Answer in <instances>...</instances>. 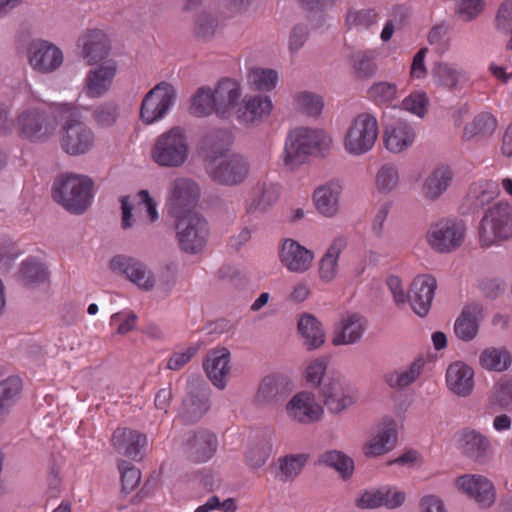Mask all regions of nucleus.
I'll return each mask as SVG.
<instances>
[{
  "mask_svg": "<svg viewBox=\"0 0 512 512\" xmlns=\"http://www.w3.org/2000/svg\"><path fill=\"white\" fill-rule=\"evenodd\" d=\"M242 101L240 84L235 79L222 78L214 89L208 86L197 89L191 100L190 111L197 117L214 113L221 120L237 119Z\"/></svg>",
  "mask_w": 512,
  "mask_h": 512,
  "instance_id": "f257e3e1",
  "label": "nucleus"
},
{
  "mask_svg": "<svg viewBox=\"0 0 512 512\" xmlns=\"http://www.w3.org/2000/svg\"><path fill=\"white\" fill-rule=\"evenodd\" d=\"M52 115L62 122L60 145L63 151L72 156L89 152L95 142L92 129L81 121L78 107L71 103L52 105Z\"/></svg>",
  "mask_w": 512,
  "mask_h": 512,
  "instance_id": "f03ea898",
  "label": "nucleus"
},
{
  "mask_svg": "<svg viewBox=\"0 0 512 512\" xmlns=\"http://www.w3.org/2000/svg\"><path fill=\"white\" fill-rule=\"evenodd\" d=\"M93 181L84 175H60L54 180L52 197L68 212L81 215L90 206Z\"/></svg>",
  "mask_w": 512,
  "mask_h": 512,
  "instance_id": "7ed1b4c3",
  "label": "nucleus"
},
{
  "mask_svg": "<svg viewBox=\"0 0 512 512\" xmlns=\"http://www.w3.org/2000/svg\"><path fill=\"white\" fill-rule=\"evenodd\" d=\"M331 139L323 130L299 127L292 130L285 143L284 163L290 168L301 165L307 156L319 152Z\"/></svg>",
  "mask_w": 512,
  "mask_h": 512,
  "instance_id": "20e7f679",
  "label": "nucleus"
},
{
  "mask_svg": "<svg viewBox=\"0 0 512 512\" xmlns=\"http://www.w3.org/2000/svg\"><path fill=\"white\" fill-rule=\"evenodd\" d=\"M189 151L185 129L175 126L158 136L151 157L160 167L179 168L188 160Z\"/></svg>",
  "mask_w": 512,
  "mask_h": 512,
  "instance_id": "39448f33",
  "label": "nucleus"
},
{
  "mask_svg": "<svg viewBox=\"0 0 512 512\" xmlns=\"http://www.w3.org/2000/svg\"><path fill=\"white\" fill-rule=\"evenodd\" d=\"M210 395V386L203 377L197 374L188 376L177 415L180 422L184 425L198 423L211 409Z\"/></svg>",
  "mask_w": 512,
  "mask_h": 512,
  "instance_id": "423d86ee",
  "label": "nucleus"
},
{
  "mask_svg": "<svg viewBox=\"0 0 512 512\" xmlns=\"http://www.w3.org/2000/svg\"><path fill=\"white\" fill-rule=\"evenodd\" d=\"M479 240L482 247L512 238V206L497 202L488 207L479 222Z\"/></svg>",
  "mask_w": 512,
  "mask_h": 512,
  "instance_id": "0eeeda50",
  "label": "nucleus"
},
{
  "mask_svg": "<svg viewBox=\"0 0 512 512\" xmlns=\"http://www.w3.org/2000/svg\"><path fill=\"white\" fill-rule=\"evenodd\" d=\"M175 219L176 237L182 251L197 254L206 246L210 234L207 220L200 213H186Z\"/></svg>",
  "mask_w": 512,
  "mask_h": 512,
  "instance_id": "6e6552de",
  "label": "nucleus"
},
{
  "mask_svg": "<svg viewBox=\"0 0 512 512\" xmlns=\"http://www.w3.org/2000/svg\"><path fill=\"white\" fill-rule=\"evenodd\" d=\"M378 132V123L372 114H359L346 132L344 140L345 149L353 155L367 153L373 148Z\"/></svg>",
  "mask_w": 512,
  "mask_h": 512,
  "instance_id": "1a4fd4ad",
  "label": "nucleus"
},
{
  "mask_svg": "<svg viewBox=\"0 0 512 512\" xmlns=\"http://www.w3.org/2000/svg\"><path fill=\"white\" fill-rule=\"evenodd\" d=\"M55 116L37 108L24 110L17 118L19 135L31 142L43 143L55 133L57 122Z\"/></svg>",
  "mask_w": 512,
  "mask_h": 512,
  "instance_id": "9d476101",
  "label": "nucleus"
},
{
  "mask_svg": "<svg viewBox=\"0 0 512 512\" xmlns=\"http://www.w3.org/2000/svg\"><path fill=\"white\" fill-rule=\"evenodd\" d=\"M176 100L175 88L160 82L144 96L140 107V118L145 124H152L167 114Z\"/></svg>",
  "mask_w": 512,
  "mask_h": 512,
  "instance_id": "9b49d317",
  "label": "nucleus"
},
{
  "mask_svg": "<svg viewBox=\"0 0 512 512\" xmlns=\"http://www.w3.org/2000/svg\"><path fill=\"white\" fill-rule=\"evenodd\" d=\"M206 171L217 184L232 187L243 183L247 179L250 172V163L241 154H231L218 163H208Z\"/></svg>",
  "mask_w": 512,
  "mask_h": 512,
  "instance_id": "f8f14e48",
  "label": "nucleus"
},
{
  "mask_svg": "<svg viewBox=\"0 0 512 512\" xmlns=\"http://www.w3.org/2000/svg\"><path fill=\"white\" fill-rule=\"evenodd\" d=\"M324 405L331 413L338 414L354 403L353 390L344 376L332 372L318 389Z\"/></svg>",
  "mask_w": 512,
  "mask_h": 512,
  "instance_id": "ddd939ff",
  "label": "nucleus"
},
{
  "mask_svg": "<svg viewBox=\"0 0 512 512\" xmlns=\"http://www.w3.org/2000/svg\"><path fill=\"white\" fill-rule=\"evenodd\" d=\"M170 191L167 211L171 217L177 218L186 213H195L191 210L199 198V187L195 181L188 178H177L171 183Z\"/></svg>",
  "mask_w": 512,
  "mask_h": 512,
  "instance_id": "4468645a",
  "label": "nucleus"
},
{
  "mask_svg": "<svg viewBox=\"0 0 512 512\" xmlns=\"http://www.w3.org/2000/svg\"><path fill=\"white\" fill-rule=\"evenodd\" d=\"M28 58L31 67L42 74H49L61 67L64 56L61 49L43 39L31 41L28 48Z\"/></svg>",
  "mask_w": 512,
  "mask_h": 512,
  "instance_id": "2eb2a0df",
  "label": "nucleus"
},
{
  "mask_svg": "<svg viewBox=\"0 0 512 512\" xmlns=\"http://www.w3.org/2000/svg\"><path fill=\"white\" fill-rule=\"evenodd\" d=\"M109 268L116 274L125 275L140 289L151 291L155 287V278L148 267L140 260L126 256L116 255L109 262Z\"/></svg>",
  "mask_w": 512,
  "mask_h": 512,
  "instance_id": "dca6fc26",
  "label": "nucleus"
},
{
  "mask_svg": "<svg viewBox=\"0 0 512 512\" xmlns=\"http://www.w3.org/2000/svg\"><path fill=\"white\" fill-rule=\"evenodd\" d=\"M465 235L464 225L452 220L434 224L428 232V242L437 252L448 253L458 248Z\"/></svg>",
  "mask_w": 512,
  "mask_h": 512,
  "instance_id": "f3484780",
  "label": "nucleus"
},
{
  "mask_svg": "<svg viewBox=\"0 0 512 512\" xmlns=\"http://www.w3.org/2000/svg\"><path fill=\"white\" fill-rule=\"evenodd\" d=\"M291 393V388L285 379L279 375L265 376L259 383L254 403L258 407H277Z\"/></svg>",
  "mask_w": 512,
  "mask_h": 512,
  "instance_id": "a211bd4d",
  "label": "nucleus"
},
{
  "mask_svg": "<svg viewBox=\"0 0 512 512\" xmlns=\"http://www.w3.org/2000/svg\"><path fill=\"white\" fill-rule=\"evenodd\" d=\"M457 485L471 499L475 500L482 508L494 504L496 491L493 483L482 475H462L457 478Z\"/></svg>",
  "mask_w": 512,
  "mask_h": 512,
  "instance_id": "6ab92c4d",
  "label": "nucleus"
},
{
  "mask_svg": "<svg viewBox=\"0 0 512 512\" xmlns=\"http://www.w3.org/2000/svg\"><path fill=\"white\" fill-rule=\"evenodd\" d=\"M437 288L436 279L428 274L415 277L410 285L408 300L412 309L420 317L428 314Z\"/></svg>",
  "mask_w": 512,
  "mask_h": 512,
  "instance_id": "aec40b11",
  "label": "nucleus"
},
{
  "mask_svg": "<svg viewBox=\"0 0 512 512\" xmlns=\"http://www.w3.org/2000/svg\"><path fill=\"white\" fill-rule=\"evenodd\" d=\"M233 144V135L226 128H214L207 131L200 139L198 147L205 160L213 163L222 157Z\"/></svg>",
  "mask_w": 512,
  "mask_h": 512,
  "instance_id": "412c9836",
  "label": "nucleus"
},
{
  "mask_svg": "<svg viewBox=\"0 0 512 512\" xmlns=\"http://www.w3.org/2000/svg\"><path fill=\"white\" fill-rule=\"evenodd\" d=\"M288 415L299 423L310 424L319 420L323 414L322 407L315 403L308 392L296 394L286 405Z\"/></svg>",
  "mask_w": 512,
  "mask_h": 512,
  "instance_id": "4be33fe9",
  "label": "nucleus"
},
{
  "mask_svg": "<svg viewBox=\"0 0 512 512\" xmlns=\"http://www.w3.org/2000/svg\"><path fill=\"white\" fill-rule=\"evenodd\" d=\"M116 72L117 66L114 61H107L90 70L85 80L87 95L92 98L104 96L111 88Z\"/></svg>",
  "mask_w": 512,
  "mask_h": 512,
  "instance_id": "5701e85b",
  "label": "nucleus"
},
{
  "mask_svg": "<svg viewBox=\"0 0 512 512\" xmlns=\"http://www.w3.org/2000/svg\"><path fill=\"white\" fill-rule=\"evenodd\" d=\"M78 46L82 48V55L89 64H96L105 59L110 52V44L102 30H88L78 39Z\"/></svg>",
  "mask_w": 512,
  "mask_h": 512,
  "instance_id": "b1692460",
  "label": "nucleus"
},
{
  "mask_svg": "<svg viewBox=\"0 0 512 512\" xmlns=\"http://www.w3.org/2000/svg\"><path fill=\"white\" fill-rule=\"evenodd\" d=\"M367 320L358 313L347 314L335 328L332 343L335 346L358 343L366 330Z\"/></svg>",
  "mask_w": 512,
  "mask_h": 512,
  "instance_id": "393cba45",
  "label": "nucleus"
},
{
  "mask_svg": "<svg viewBox=\"0 0 512 512\" xmlns=\"http://www.w3.org/2000/svg\"><path fill=\"white\" fill-rule=\"evenodd\" d=\"M230 351L225 348L211 350L203 363L207 377L219 389L226 387V376L230 371Z\"/></svg>",
  "mask_w": 512,
  "mask_h": 512,
  "instance_id": "a878e982",
  "label": "nucleus"
},
{
  "mask_svg": "<svg viewBox=\"0 0 512 512\" xmlns=\"http://www.w3.org/2000/svg\"><path fill=\"white\" fill-rule=\"evenodd\" d=\"M283 265L292 272L302 273L308 270L313 260V252L297 241L286 239L280 251Z\"/></svg>",
  "mask_w": 512,
  "mask_h": 512,
  "instance_id": "bb28decb",
  "label": "nucleus"
},
{
  "mask_svg": "<svg viewBox=\"0 0 512 512\" xmlns=\"http://www.w3.org/2000/svg\"><path fill=\"white\" fill-rule=\"evenodd\" d=\"M482 318L483 306L480 303L473 302L464 306L454 325L456 336L465 342L473 340L478 334Z\"/></svg>",
  "mask_w": 512,
  "mask_h": 512,
  "instance_id": "cd10ccee",
  "label": "nucleus"
},
{
  "mask_svg": "<svg viewBox=\"0 0 512 512\" xmlns=\"http://www.w3.org/2000/svg\"><path fill=\"white\" fill-rule=\"evenodd\" d=\"M446 383L454 394L469 396L474 387V371L464 362H454L447 368Z\"/></svg>",
  "mask_w": 512,
  "mask_h": 512,
  "instance_id": "c85d7f7f",
  "label": "nucleus"
},
{
  "mask_svg": "<svg viewBox=\"0 0 512 512\" xmlns=\"http://www.w3.org/2000/svg\"><path fill=\"white\" fill-rule=\"evenodd\" d=\"M341 192L342 186L338 182H329L318 187L313 195L318 212L325 217L335 216L339 211Z\"/></svg>",
  "mask_w": 512,
  "mask_h": 512,
  "instance_id": "c756f323",
  "label": "nucleus"
},
{
  "mask_svg": "<svg viewBox=\"0 0 512 512\" xmlns=\"http://www.w3.org/2000/svg\"><path fill=\"white\" fill-rule=\"evenodd\" d=\"M272 102L269 97L260 95L244 98L240 110H238L237 121L240 124L250 125L261 121L264 116L270 114Z\"/></svg>",
  "mask_w": 512,
  "mask_h": 512,
  "instance_id": "7c9ffc66",
  "label": "nucleus"
},
{
  "mask_svg": "<svg viewBox=\"0 0 512 512\" xmlns=\"http://www.w3.org/2000/svg\"><path fill=\"white\" fill-rule=\"evenodd\" d=\"M415 136L416 133L412 126L404 122H399L395 126L385 128V147L390 152L400 153L413 144Z\"/></svg>",
  "mask_w": 512,
  "mask_h": 512,
  "instance_id": "2f4dec72",
  "label": "nucleus"
},
{
  "mask_svg": "<svg viewBox=\"0 0 512 512\" xmlns=\"http://www.w3.org/2000/svg\"><path fill=\"white\" fill-rule=\"evenodd\" d=\"M453 179V173L447 166L435 168L424 180L422 185L423 196L430 201H435L446 192Z\"/></svg>",
  "mask_w": 512,
  "mask_h": 512,
  "instance_id": "473e14b6",
  "label": "nucleus"
},
{
  "mask_svg": "<svg viewBox=\"0 0 512 512\" xmlns=\"http://www.w3.org/2000/svg\"><path fill=\"white\" fill-rule=\"evenodd\" d=\"M298 332L307 350L318 349L325 343V332L321 322L312 314H303L298 321Z\"/></svg>",
  "mask_w": 512,
  "mask_h": 512,
  "instance_id": "72a5a7b5",
  "label": "nucleus"
},
{
  "mask_svg": "<svg viewBox=\"0 0 512 512\" xmlns=\"http://www.w3.org/2000/svg\"><path fill=\"white\" fill-rule=\"evenodd\" d=\"M346 239L342 236L335 238L319 262V277L321 281L329 283L338 273V258L346 247Z\"/></svg>",
  "mask_w": 512,
  "mask_h": 512,
  "instance_id": "f704fd0d",
  "label": "nucleus"
},
{
  "mask_svg": "<svg viewBox=\"0 0 512 512\" xmlns=\"http://www.w3.org/2000/svg\"><path fill=\"white\" fill-rule=\"evenodd\" d=\"M387 492L379 491V489L365 490L359 498L355 500V506L359 509H376L385 506L388 509L400 507L406 498L403 491H394L392 501H383Z\"/></svg>",
  "mask_w": 512,
  "mask_h": 512,
  "instance_id": "c9c22d12",
  "label": "nucleus"
},
{
  "mask_svg": "<svg viewBox=\"0 0 512 512\" xmlns=\"http://www.w3.org/2000/svg\"><path fill=\"white\" fill-rule=\"evenodd\" d=\"M318 464L335 470L343 481L350 480L355 470L354 460L341 450H327L319 456Z\"/></svg>",
  "mask_w": 512,
  "mask_h": 512,
  "instance_id": "e433bc0d",
  "label": "nucleus"
},
{
  "mask_svg": "<svg viewBox=\"0 0 512 512\" xmlns=\"http://www.w3.org/2000/svg\"><path fill=\"white\" fill-rule=\"evenodd\" d=\"M49 279L47 266L35 259L29 258L22 262L19 270V281L25 287L34 288Z\"/></svg>",
  "mask_w": 512,
  "mask_h": 512,
  "instance_id": "4c0bfd02",
  "label": "nucleus"
},
{
  "mask_svg": "<svg viewBox=\"0 0 512 512\" xmlns=\"http://www.w3.org/2000/svg\"><path fill=\"white\" fill-rule=\"evenodd\" d=\"M497 186L494 183L472 185L466 197L467 212L476 213L489 205L496 196Z\"/></svg>",
  "mask_w": 512,
  "mask_h": 512,
  "instance_id": "58836bf2",
  "label": "nucleus"
},
{
  "mask_svg": "<svg viewBox=\"0 0 512 512\" xmlns=\"http://www.w3.org/2000/svg\"><path fill=\"white\" fill-rule=\"evenodd\" d=\"M111 444L115 448H144L153 445L145 433L128 427L115 429L111 437Z\"/></svg>",
  "mask_w": 512,
  "mask_h": 512,
  "instance_id": "ea45409f",
  "label": "nucleus"
},
{
  "mask_svg": "<svg viewBox=\"0 0 512 512\" xmlns=\"http://www.w3.org/2000/svg\"><path fill=\"white\" fill-rule=\"evenodd\" d=\"M308 454H287L277 460L280 480L282 482L293 481L302 472L307 461Z\"/></svg>",
  "mask_w": 512,
  "mask_h": 512,
  "instance_id": "a19ab883",
  "label": "nucleus"
},
{
  "mask_svg": "<svg viewBox=\"0 0 512 512\" xmlns=\"http://www.w3.org/2000/svg\"><path fill=\"white\" fill-rule=\"evenodd\" d=\"M434 84L437 87L453 90L457 87L462 71L446 62H436L431 69Z\"/></svg>",
  "mask_w": 512,
  "mask_h": 512,
  "instance_id": "79ce46f5",
  "label": "nucleus"
},
{
  "mask_svg": "<svg viewBox=\"0 0 512 512\" xmlns=\"http://www.w3.org/2000/svg\"><path fill=\"white\" fill-rule=\"evenodd\" d=\"M277 200L278 195L273 187H267L265 184L258 185L252 198L246 202V213H265Z\"/></svg>",
  "mask_w": 512,
  "mask_h": 512,
  "instance_id": "37998d69",
  "label": "nucleus"
},
{
  "mask_svg": "<svg viewBox=\"0 0 512 512\" xmlns=\"http://www.w3.org/2000/svg\"><path fill=\"white\" fill-rule=\"evenodd\" d=\"M218 28V17L211 12L201 11L194 17L193 34L198 40L209 41L213 39Z\"/></svg>",
  "mask_w": 512,
  "mask_h": 512,
  "instance_id": "c03bdc74",
  "label": "nucleus"
},
{
  "mask_svg": "<svg viewBox=\"0 0 512 512\" xmlns=\"http://www.w3.org/2000/svg\"><path fill=\"white\" fill-rule=\"evenodd\" d=\"M479 362L484 369L501 372L511 364V356L506 350L490 347L481 352Z\"/></svg>",
  "mask_w": 512,
  "mask_h": 512,
  "instance_id": "a18cd8bd",
  "label": "nucleus"
},
{
  "mask_svg": "<svg viewBox=\"0 0 512 512\" xmlns=\"http://www.w3.org/2000/svg\"><path fill=\"white\" fill-rule=\"evenodd\" d=\"M182 444L198 448H216L219 445H225L220 442L216 433L207 428L188 431Z\"/></svg>",
  "mask_w": 512,
  "mask_h": 512,
  "instance_id": "49530a36",
  "label": "nucleus"
},
{
  "mask_svg": "<svg viewBox=\"0 0 512 512\" xmlns=\"http://www.w3.org/2000/svg\"><path fill=\"white\" fill-rule=\"evenodd\" d=\"M397 442V430L393 420L383 423L374 437L369 440L364 448H389Z\"/></svg>",
  "mask_w": 512,
  "mask_h": 512,
  "instance_id": "de8ad7c7",
  "label": "nucleus"
},
{
  "mask_svg": "<svg viewBox=\"0 0 512 512\" xmlns=\"http://www.w3.org/2000/svg\"><path fill=\"white\" fill-rule=\"evenodd\" d=\"M117 466L121 475V492L126 495L139 485L141 472L128 460H118Z\"/></svg>",
  "mask_w": 512,
  "mask_h": 512,
  "instance_id": "09e8293b",
  "label": "nucleus"
},
{
  "mask_svg": "<svg viewBox=\"0 0 512 512\" xmlns=\"http://www.w3.org/2000/svg\"><path fill=\"white\" fill-rule=\"evenodd\" d=\"M496 129V119L490 113H481L476 116L473 122L466 125L464 135L467 138L476 135H491Z\"/></svg>",
  "mask_w": 512,
  "mask_h": 512,
  "instance_id": "8fccbe9b",
  "label": "nucleus"
},
{
  "mask_svg": "<svg viewBox=\"0 0 512 512\" xmlns=\"http://www.w3.org/2000/svg\"><path fill=\"white\" fill-rule=\"evenodd\" d=\"M119 117V106L113 101H106L93 111V119L101 127L113 126Z\"/></svg>",
  "mask_w": 512,
  "mask_h": 512,
  "instance_id": "3c124183",
  "label": "nucleus"
},
{
  "mask_svg": "<svg viewBox=\"0 0 512 512\" xmlns=\"http://www.w3.org/2000/svg\"><path fill=\"white\" fill-rule=\"evenodd\" d=\"M249 83L260 91H270L275 88L278 74L272 69H254L249 74Z\"/></svg>",
  "mask_w": 512,
  "mask_h": 512,
  "instance_id": "603ef678",
  "label": "nucleus"
},
{
  "mask_svg": "<svg viewBox=\"0 0 512 512\" xmlns=\"http://www.w3.org/2000/svg\"><path fill=\"white\" fill-rule=\"evenodd\" d=\"M399 173L397 167L392 163L381 166L377 173L376 183L380 192L389 193L398 185Z\"/></svg>",
  "mask_w": 512,
  "mask_h": 512,
  "instance_id": "864d4df0",
  "label": "nucleus"
},
{
  "mask_svg": "<svg viewBox=\"0 0 512 512\" xmlns=\"http://www.w3.org/2000/svg\"><path fill=\"white\" fill-rule=\"evenodd\" d=\"M299 110L308 116H318L324 106L322 98L309 91H303L296 96Z\"/></svg>",
  "mask_w": 512,
  "mask_h": 512,
  "instance_id": "5fc2aeb1",
  "label": "nucleus"
},
{
  "mask_svg": "<svg viewBox=\"0 0 512 512\" xmlns=\"http://www.w3.org/2000/svg\"><path fill=\"white\" fill-rule=\"evenodd\" d=\"M455 439L460 446L470 448H487L490 445L487 436L480 431L464 428L455 434Z\"/></svg>",
  "mask_w": 512,
  "mask_h": 512,
  "instance_id": "6e6d98bb",
  "label": "nucleus"
},
{
  "mask_svg": "<svg viewBox=\"0 0 512 512\" xmlns=\"http://www.w3.org/2000/svg\"><path fill=\"white\" fill-rule=\"evenodd\" d=\"M327 364L328 358L326 357L313 360L306 368L305 378L307 383L319 389L325 381Z\"/></svg>",
  "mask_w": 512,
  "mask_h": 512,
  "instance_id": "4d7b16f0",
  "label": "nucleus"
},
{
  "mask_svg": "<svg viewBox=\"0 0 512 512\" xmlns=\"http://www.w3.org/2000/svg\"><path fill=\"white\" fill-rule=\"evenodd\" d=\"M368 94L375 103H389L396 98L397 86L390 82H378L368 89Z\"/></svg>",
  "mask_w": 512,
  "mask_h": 512,
  "instance_id": "13d9d810",
  "label": "nucleus"
},
{
  "mask_svg": "<svg viewBox=\"0 0 512 512\" xmlns=\"http://www.w3.org/2000/svg\"><path fill=\"white\" fill-rule=\"evenodd\" d=\"M429 99L424 92H415L402 101L404 110L423 118L427 113Z\"/></svg>",
  "mask_w": 512,
  "mask_h": 512,
  "instance_id": "bf43d9fd",
  "label": "nucleus"
},
{
  "mask_svg": "<svg viewBox=\"0 0 512 512\" xmlns=\"http://www.w3.org/2000/svg\"><path fill=\"white\" fill-rule=\"evenodd\" d=\"M22 381L19 377L12 376L0 382V400L13 405L19 397Z\"/></svg>",
  "mask_w": 512,
  "mask_h": 512,
  "instance_id": "052dcab7",
  "label": "nucleus"
},
{
  "mask_svg": "<svg viewBox=\"0 0 512 512\" xmlns=\"http://www.w3.org/2000/svg\"><path fill=\"white\" fill-rule=\"evenodd\" d=\"M341 0H298L300 8L307 14L319 15L336 7Z\"/></svg>",
  "mask_w": 512,
  "mask_h": 512,
  "instance_id": "680f3d73",
  "label": "nucleus"
},
{
  "mask_svg": "<svg viewBox=\"0 0 512 512\" xmlns=\"http://www.w3.org/2000/svg\"><path fill=\"white\" fill-rule=\"evenodd\" d=\"M310 34V30L307 24L298 23L296 24L289 36V49L291 52H298L306 43Z\"/></svg>",
  "mask_w": 512,
  "mask_h": 512,
  "instance_id": "e2e57ef3",
  "label": "nucleus"
},
{
  "mask_svg": "<svg viewBox=\"0 0 512 512\" xmlns=\"http://www.w3.org/2000/svg\"><path fill=\"white\" fill-rule=\"evenodd\" d=\"M483 0H459L457 4V13L465 21H471L476 18L484 9Z\"/></svg>",
  "mask_w": 512,
  "mask_h": 512,
  "instance_id": "0e129e2a",
  "label": "nucleus"
},
{
  "mask_svg": "<svg viewBox=\"0 0 512 512\" xmlns=\"http://www.w3.org/2000/svg\"><path fill=\"white\" fill-rule=\"evenodd\" d=\"M377 13L373 9H366L357 12H350L347 15V24L349 26H356L362 28H368L372 24H374L377 20Z\"/></svg>",
  "mask_w": 512,
  "mask_h": 512,
  "instance_id": "69168bd1",
  "label": "nucleus"
},
{
  "mask_svg": "<svg viewBox=\"0 0 512 512\" xmlns=\"http://www.w3.org/2000/svg\"><path fill=\"white\" fill-rule=\"evenodd\" d=\"M494 398L501 408L512 410V380L499 382L495 386Z\"/></svg>",
  "mask_w": 512,
  "mask_h": 512,
  "instance_id": "338daca9",
  "label": "nucleus"
},
{
  "mask_svg": "<svg viewBox=\"0 0 512 512\" xmlns=\"http://www.w3.org/2000/svg\"><path fill=\"white\" fill-rule=\"evenodd\" d=\"M353 67L360 78H371L376 74L377 66L364 54L353 57Z\"/></svg>",
  "mask_w": 512,
  "mask_h": 512,
  "instance_id": "774afa93",
  "label": "nucleus"
}]
</instances>
